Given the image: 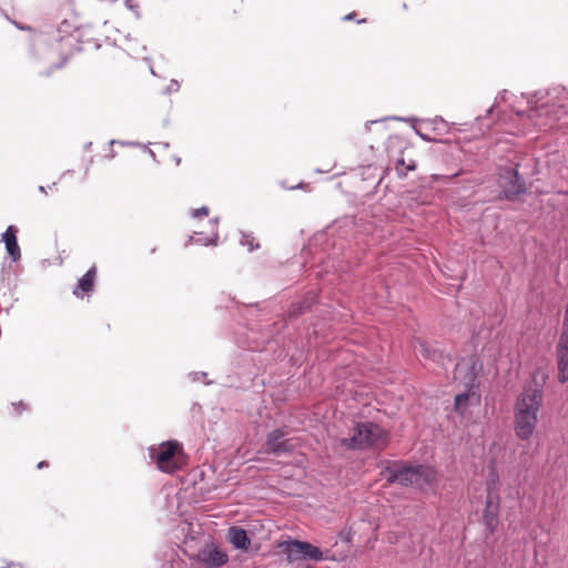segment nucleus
<instances>
[{
	"label": "nucleus",
	"instance_id": "7",
	"mask_svg": "<svg viewBox=\"0 0 568 568\" xmlns=\"http://www.w3.org/2000/svg\"><path fill=\"white\" fill-rule=\"evenodd\" d=\"M148 450L151 462L162 473L174 474L186 463L182 444L176 439H170L160 445H152Z\"/></svg>",
	"mask_w": 568,
	"mask_h": 568
},
{
	"label": "nucleus",
	"instance_id": "44",
	"mask_svg": "<svg viewBox=\"0 0 568 568\" xmlns=\"http://www.w3.org/2000/svg\"><path fill=\"white\" fill-rule=\"evenodd\" d=\"M148 154L154 162L158 161L155 153L151 149H148Z\"/></svg>",
	"mask_w": 568,
	"mask_h": 568
},
{
	"label": "nucleus",
	"instance_id": "13",
	"mask_svg": "<svg viewBox=\"0 0 568 568\" xmlns=\"http://www.w3.org/2000/svg\"><path fill=\"white\" fill-rule=\"evenodd\" d=\"M226 540L236 550L251 552L252 540L246 529L242 526L233 525L227 529Z\"/></svg>",
	"mask_w": 568,
	"mask_h": 568
},
{
	"label": "nucleus",
	"instance_id": "41",
	"mask_svg": "<svg viewBox=\"0 0 568 568\" xmlns=\"http://www.w3.org/2000/svg\"><path fill=\"white\" fill-rule=\"evenodd\" d=\"M47 467H49V462L48 460H40L37 464V469H39V470L44 469Z\"/></svg>",
	"mask_w": 568,
	"mask_h": 568
},
{
	"label": "nucleus",
	"instance_id": "59",
	"mask_svg": "<svg viewBox=\"0 0 568 568\" xmlns=\"http://www.w3.org/2000/svg\"><path fill=\"white\" fill-rule=\"evenodd\" d=\"M362 22H365V19L357 20V23H362Z\"/></svg>",
	"mask_w": 568,
	"mask_h": 568
},
{
	"label": "nucleus",
	"instance_id": "1",
	"mask_svg": "<svg viewBox=\"0 0 568 568\" xmlns=\"http://www.w3.org/2000/svg\"><path fill=\"white\" fill-rule=\"evenodd\" d=\"M379 476L385 487L397 485L417 493H436L439 487L438 469L426 462L407 459H382L378 463Z\"/></svg>",
	"mask_w": 568,
	"mask_h": 568
},
{
	"label": "nucleus",
	"instance_id": "64",
	"mask_svg": "<svg viewBox=\"0 0 568 568\" xmlns=\"http://www.w3.org/2000/svg\"><path fill=\"white\" fill-rule=\"evenodd\" d=\"M1 568H4V567H1Z\"/></svg>",
	"mask_w": 568,
	"mask_h": 568
},
{
	"label": "nucleus",
	"instance_id": "16",
	"mask_svg": "<svg viewBox=\"0 0 568 568\" xmlns=\"http://www.w3.org/2000/svg\"><path fill=\"white\" fill-rule=\"evenodd\" d=\"M317 300L315 292H307L301 300L294 301L288 306L290 316L298 317L310 312Z\"/></svg>",
	"mask_w": 568,
	"mask_h": 568
},
{
	"label": "nucleus",
	"instance_id": "8",
	"mask_svg": "<svg viewBox=\"0 0 568 568\" xmlns=\"http://www.w3.org/2000/svg\"><path fill=\"white\" fill-rule=\"evenodd\" d=\"M501 516V499L485 498L484 508L479 519L483 526V537L489 541H497L495 535L498 531Z\"/></svg>",
	"mask_w": 568,
	"mask_h": 568
},
{
	"label": "nucleus",
	"instance_id": "61",
	"mask_svg": "<svg viewBox=\"0 0 568 568\" xmlns=\"http://www.w3.org/2000/svg\"><path fill=\"white\" fill-rule=\"evenodd\" d=\"M163 146L169 148V143L168 142L163 143Z\"/></svg>",
	"mask_w": 568,
	"mask_h": 568
},
{
	"label": "nucleus",
	"instance_id": "52",
	"mask_svg": "<svg viewBox=\"0 0 568 568\" xmlns=\"http://www.w3.org/2000/svg\"><path fill=\"white\" fill-rule=\"evenodd\" d=\"M424 355H425L426 357H429V356H430V355H429V351H428L427 348H424Z\"/></svg>",
	"mask_w": 568,
	"mask_h": 568
},
{
	"label": "nucleus",
	"instance_id": "34",
	"mask_svg": "<svg viewBox=\"0 0 568 568\" xmlns=\"http://www.w3.org/2000/svg\"><path fill=\"white\" fill-rule=\"evenodd\" d=\"M423 122L430 124L434 130H437L436 125L438 123L446 124V121L442 116H439V115H437V116H435L433 119L423 120Z\"/></svg>",
	"mask_w": 568,
	"mask_h": 568
},
{
	"label": "nucleus",
	"instance_id": "45",
	"mask_svg": "<svg viewBox=\"0 0 568 568\" xmlns=\"http://www.w3.org/2000/svg\"><path fill=\"white\" fill-rule=\"evenodd\" d=\"M290 362L293 366H300V362L297 358H295V356H291Z\"/></svg>",
	"mask_w": 568,
	"mask_h": 568
},
{
	"label": "nucleus",
	"instance_id": "3",
	"mask_svg": "<svg viewBox=\"0 0 568 568\" xmlns=\"http://www.w3.org/2000/svg\"><path fill=\"white\" fill-rule=\"evenodd\" d=\"M542 405L544 388L538 384L525 387L518 395L514 405V432L519 440L528 442L532 437Z\"/></svg>",
	"mask_w": 568,
	"mask_h": 568
},
{
	"label": "nucleus",
	"instance_id": "2",
	"mask_svg": "<svg viewBox=\"0 0 568 568\" xmlns=\"http://www.w3.org/2000/svg\"><path fill=\"white\" fill-rule=\"evenodd\" d=\"M529 110L528 118L539 128L547 126L550 122L560 119L568 113V88L555 85L547 90H538L526 95Z\"/></svg>",
	"mask_w": 568,
	"mask_h": 568
},
{
	"label": "nucleus",
	"instance_id": "14",
	"mask_svg": "<svg viewBox=\"0 0 568 568\" xmlns=\"http://www.w3.org/2000/svg\"><path fill=\"white\" fill-rule=\"evenodd\" d=\"M487 470H488V476L485 481V491H486L485 498L501 499L500 493H499L501 481H500V476H499V471L497 468V463L495 459H493L488 463Z\"/></svg>",
	"mask_w": 568,
	"mask_h": 568
},
{
	"label": "nucleus",
	"instance_id": "60",
	"mask_svg": "<svg viewBox=\"0 0 568 568\" xmlns=\"http://www.w3.org/2000/svg\"><path fill=\"white\" fill-rule=\"evenodd\" d=\"M141 50H142V51H145V50H146V47H145V45H142V47H141Z\"/></svg>",
	"mask_w": 568,
	"mask_h": 568
},
{
	"label": "nucleus",
	"instance_id": "30",
	"mask_svg": "<svg viewBox=\"0 0 568 568\" xmlns=\"http://www.w3.org/2000/svg\"><path fill=\"white\" fill-rule=\"evenodd\" d=\"M180 90V83L178 80L172 79L169 85L163 90V94H172Z\"/></svg>",
	"mask_w": 568,
	"mask_h": 568
},
{
	"label": "nucleus",
	"instance_id": "46",
	"mask_svg": "<svg viewBox=\"0 0 568 568\" xmlns=\"http://www.w3.org/2000/svg\"><path fill=\"white\" fill-rule=\"evenodd\" d=\"M115 155H116L115 151H114V150H111V151H110V153H108V154L105 155V158H106V159H109V160H112V159H114V158H115Z\"/></svg>",
	"mask_w": 568,
	"mask_h": 568
},
{
	"label": "nucleus",
	"instance_id": "31",
	"mask_svg": "<svg viewBox=\"0 0 568 568\" xmlns=\"http://www.w3.org/2000/svg\"><path fill=\"white\" fill-rule=\"evenodd\" d=\"M71 24L67 20H64L58 29V33L61 34L59 40H62L64 38V34H69L71 32Z\"/></svg>",
	"mask_w": 568,
	"mask_h": 568
},
{
	"label": "nucleus",
	"instance_id": "21",
	"mask_svg": "<svg viewBox=\"0 0 568 568\" xmlns=\"http://www.w3.org/2000/svg\"><path fill=\"white\" fill-rule=\"evenodd\" d=\"M556 355H568V322H564V329L556 346Z\"/></svg>",
	"mask_w": 568,
	"mask_h": 568
},
{
	"label": "nucleus",
	"instance_id": "43",
	"mask_svg": "<svg viewBox=\"0 0 568 568\" xmlns=\"http://www.w3.org/2000/svg\"><path fill=\"white\" fill-rule=\"evenodd\" d=\"M145 60L149 62V68H150V72H151V74H152V75H156V74H155V71H154V69H153V65H152V63H151V59H150V58H145Z\"/></svg>",
	"mask_w": 568,
	"mask_h": 568
},
{
	"label": "nucleus",
	"instance_id": "51",
	"mask_svg": "<svg viewBox=\"0 0 568 568\" xmlns=\"http://www.w3.org/2000/svg\"><path fill=\"white\" fill-rule=\"evenodd\" d=\"M210 222L213 223L214 225H216L219 223V217H215V219L211 220Z\"/></svg>",
	"mask_w": 568,
	"mask_h": 568
},
{
	"label": "nucleus",
	"instance_id": "47",
	"mask_svg": "<svg viewBox=\"0 0 568 568\" xmlns=\"http://www.w3.org/2000/svg\"><path fill=\"white\" fill-rule=\"evenodd\" d=\"M302 187H303V183L301 182V183H298V184H297V185H295V186H291L290 189H291V190H297V189H302Z\"/></svg>",
	"mask_w": 568,
	"mask_h": 568
},
{
	"label": "nucleus",
	"instance_id": "36",
	"mask_svg": "<svg viewBox=\"0 0 568 568\" xmlns=\"http://www.w3.org/2000/svg\"><path fill=\"white\" fill-rule=\"evenodd\" d=\"M388 120V118H383V119H379V120H371V121H367L365 123V130L366 131H369L371 126L374 125V124H377V123H381V122H384Z\"/></svg>",
	"mask_w": 568,
	"mask_h": 568
},
{
	"label": "nucleus",
	"instance_id": "17",
	"mask_svg": "<svg viewBox=\"0 0 568 568\" xmlns=\"http://www.w3.org/2000/svg\"><path fill=\"white\" fill-rule=\"evenodd\" d=\"M95 275V266L90 267L85 274L79 278L77 286L73 290V294L78 297H83L84 294L92 292L94 287Z\"/></svg>",
	"mask_w": 568,
	"mask_h": 568
},
{
	"label": "nucleus",
	"instance_id": "15",
	"mask_svg": "<svg viewBox=\"0 0 568 568\" xmlns=\"http://www.w3.org/2000/svg\"><path fill=\"white\" fill-rule=\"evenodd\" d=\"M18 232L19 230L16 225H9L1 234V242L4 244L7 254L12 262H18L21 258V250L17 237Z\"/></svg>",
	"mask_w": 568,
	"mask_h": 568
},
{
	"label": "nucleus",
	"instance_id": "50",
	"mask_svg": "<svg viewBox=\"0 0 568 568\" xmlns=\"http://www.w3.org/2000/svg\"><path fill=\"white\" fill-rule=\"evenodd\" d=\"M92 145V142H88L84 144V150H89Z\"/></svg>",
	"mask_w": 568,
	"mask_h": 568
},
{
	"label": "nucleus",
	"instance_id": "18",
	"mask_svg": "<svg viewBox=\"0 0 568 568\" xmlns=\"http://www.w3.org/2000/svg\"><path fill=\"white\" fill-rule=\"evenodd\" d=\"M470 399L476 400V394L468 392L465 388L463 392L457 393L454 396V404H453L454 412L460 417L466 416L468 408L470 406Z\"/></svg>",
	"mask_w": 568,
	"mask_h": 568
},
{
	"label": "nucleus",
	"instance_id": "48",
	"mask_svg": "<svg viewBox=\"0 0 568 568\" xmlns=\"http://www.w3.org/2000/svg\"><path fill=\"white\" fill-rule=\"evenodd\" d=\"M38 190L42 193H47L48 192V189H45V186L43 185H39Z\"/></svg>",
	"mask_w": 568,
	"mask_h": 568
},
{
	"label": "nucleus",
	"instance_id": "39",
	"mask_svg": "<svg viewBox=\"0 0 568 568\" xmlns=\"http://www.w3.org/2000/svg\"><path fill=\"white\" fill-rule=\"evenodd\" d=\"M404 169H405L406 173H407L408 171H414V170H416V162H415L414 160H409V162H408V163H406V165H405V168H404Z\"/></svg>",
	"mask_w": 568,
	"mask_h": 568
},
{
	"label": "nucleus",
	"instance_id": "49",
	"mask_svg": "<svg viewBox=\"0 0 568 568\" xmlns=\"http://www.w3.org/2000/svg\"><path fill=\"white\" fill-rule=\"evenodd\" d=\"M321 323H322V322H315V323H314V329H313V331H314V333H316V332H317V329H318V324H321Z\"/></svg>",
	"mask_w": 568,
	"mask_h": 568
},
{
	"label": "nucleus",
	"instance_id": "63",
	"mask_svg": "<svg viewBox=\"0 0 568 568\" xmlns=\"http://www.w3.org/2000/svg\"><path fill=\"white\" fill-rule=\"evenodd\" d=\"M69 173H71V171H70V170H67V171L63 173V175H64V174H69Z\"/></svg>",
	"mask_w": 568,
	"mask_h": 568
},
{
	"label": "nucleus",
	"instance_id": "55",
	"mask_svg": "<svg viewBox=\"0 0 568 568\" xmlns=\"http://www.w3.org/2000/svg\"><path fill=\"white\" fill-rule=\"evenodd\" d=\"M303 568H313L310 564H305L302 566Z\"/></svg>",
	"mask_w": 568,
	"mask_h": 568
},
{
	"label": "nucleus",
	"instance_id": "20",
	"mask_svg": "<svg viewBox=\"0 0 568 568\" xmlns=\"http://www.w3.org/2000/svg\"><path fill=\"white\" fill-rule=\"evenodd\" d=\"M392 119L409 123L412 129L414 130L415 134L418 135L423 141H425V142H437L436 139L430 138L428 134L424 133L423 131H420L416 126V123L419 121L418 119H416V118H400V116H393Z\"/></svg>",
	"mask_w": 568,
	"mask_h": 568
},
{
	"label": "nucleus",
	"instance_id": "37",
	"mask_svg": "<svg viewBox=\"0 0 568 568\" xmlns=\"http://www.w3.org/2000/svg\"><path fill=\"white\" fill-rule=\"evenodd\" d=\"M12 23L19 29V30H22V31H32V28L30 26H26V24H22V23H19L17 21H12Z\"/></svg>",
	"mask_w": 568,
	"mask_h": 568
},
{
	"label": "nucleus",
	"instance_id": "10",
	"mask_svg": "<svg viewBox=\"0 0 568 568\" xmlns=\"http://www.w3.org/2000/svg\"><path fill=\"white\" fill-rule=\"evenodd\" d=\"M286 427H277L270 432L265 440L266 453L276 457L291 455L294 452V446L286 439Z\"/></svg>",
	"mask_w": 568,
	"mask_h": 568
},
{
	"label": "nucleus",
	"instance_id": "29",
	"mask_svg": "<svg viewBox=\"0 0 568 568\" xmlns=\"http://www.w3.org/2000/svg\"><path fill=\"white\" fill-rule=\"evenodd\" d=\"M507 94H508V91L507 90H503L500 91L497 97L495 98V103L494 105H491L489 109H487L486 111V116L490 115L493 113V110L495 108L496 104H498L499 102H504L506 101L507 99Z\"/></svg>",
	"mask_w": 568,
	"mask_h": 568
},
{
	"label": "nucleus",
	"instance_id": "42",
	"mask_svg": "<svg viewBox=\"0 0 568 568\" xmlns=\"http://www.w3.org/2000/svg\"><path fill=\"white\" fill-rule=\"evenodd\" d=\"M355 16H356V13H355V12H351V13L346 14V16L343 18V20H344V21H351V20H353V19L355 18Z\"/></svg>",
	"mask_w": 568,
	"mask_h": 568
},
{
	"label": "nucleus",
	"instance_id": "58",
	"mask_svg": "<svg viewBox=\"0 0 568 568\" xmlns=\"http://www.w3.org/2000/svg\"><path fill=\"white\" fill-rule=\"evenodd\" d=\"M483 120V116H478L476 121L480 122Z\"/></svg>",
	"mask_w": 568,
	"mask_h": 568
},
{
	"label": "nucleus",
	"instance_id": "12",
	"mask_svg": "<svg viewBox=\"0 0 568 568\" xmlns=\"http://www.w3.org/2000/svg\"><path fill=\"white\" fill-rule=\"evenodd\" d=\"M261 322H245L247 332L245 333L250 348L262 352L265 346L274 341V334L268 331H260Z\"/></svg>",
	"mask_w": 568,
	"mask_h": 568
},
{
	"label": "nucleus",
	"instance_id": "19",
	"mask_svg": "<svg viewBox=\"0 0 568 568\" xmlns=\"http://www.w3.org/2000/svg\"><path fill=\"white\" fill-rule=\"evenodd\" d=\"M558 368V382L565 384L568 382V355H556Z\"/></svg>",
	"mask_w": 568,
	"mask_h": 568
},
{
	"label": "nucleus",
	"instance_id": "57",
	"mask_svg": "<svg viewBox=\"0 0 568 568\" xmlns=\"http://www.w3.org/2000/svg\"><path fill=\"white\" fill-rule=\"evenodd\" d=\"M57 183L55 182H52L51 185H48L49 189H52Z\"/></svg>",
	"mask_w": 568,
	"mask_h": 568
},
{
	"label": "nucleus",
	"instance_id": "5",
	"mask_svg": "<svg viewBox=\"0 0 568 568\" xmlns=\"http://www.w3.org/2000/svg\"><path fill=\"white\" fill-rule=\"evenodd\" d=\"M519 161L515 151H509L507 159L496 164V183L500 190V199L515 202L527 193L525 179L519 173Z\"/></svg>",
	"mask_w": 568,
	"mask_h": 568
},
{
	"label": "nucleus",
	"instance_id": "24",
	"mask_svg": "<svg viewBox=\"0 0 568 568\" xmlns=\"http://www.w3.org/2000/svg\"><path fill=\"white\" fill-rule=\"evenodd\" d=\"M240 244L242 246H247L248 252H253L254 250L260 247L258 243L254 244V237L252 236L251 233L242 232V237L240 240Z\"/></svg>",
	"mask_w": 568,
	"mask_h": 568
},
{
	"label": "nucleus",
	"instance_id": "32",
	"mask_svg": "<svg viewBox=\"0 0 568 568\" xmlns=\"http://www.w3.org/2000/svg\"><path fill=\"white\" fill-rule=\"evenodd\" d=\"M209 212H210L209 207L204 205L199 209H193L191 211V216L194 219H197L201 216H206L209 214Z\"/></svg>",
	"mask_w": 568,
	"mask_h": 568
},
{
	"label": "nucleus",
	"instance_id": "9",
	"mask_svg": "<svg viewBox=\"0 0 568 568\" xmlns=\"http://www.w3.org/2000/svg\"><path fill=\"white\" fill-rule=\"evenodd\" d=\"M196 560L205 568H222L229 560V554L214 540L206 542L196 554Z\"/></svg>",
	"mask_w": 568,
	"mask_h": 568
},
{
	"label": "nucleus",
	"instance_id": "11",
	"mask_svg": "<svg viewBox=\"0 0 568 568\" xmlns=\"http://www.w3.org/2000/svg\"><path fill=\"white\" fill-rule=\"evenodd\" d=\"M484 375V363L476 355L469 357V366L464 377V388L476 394V404L481 402L480 381Z\"/></svg>",
	"mask_w": 568,
	"mask_h": 568
},
{
	"label": "nucleus",
	"instance_id": "33",
	"mask_svg": "<svg viewBox=\"0 0 568 568\" xmlns=\"http://www.w3.org/2000/svg\"><path fill=\"white\" fill-rule=\"evenodd\" d=\"M115 143H118L122 146H130V148H140L141 146V143L136 142V141H116V140L110 141V145H113Z\"/></svg>",
	"mask_w": 568,
	"mask_h": 568
},
{
	"label": "nucleus",
	"instance_id": "56",
	"mask_svg": "<svg viewBox=\"0 0 568 568\" xmlns=\"http://www.w3.org/2000/svg\"><path fill=\"white\" fill-rule=\"evenodd\" d=\"M180 162H181V159L180 158H175V163L180 164Z\"/></svg>",
	"mask_w": 568,
	"mask_h": 568
},
{
	"label": "nucleus",
	"instance_id": "22",
	"mask_svg": "<svg viewBox=\"0 0 568 568\" xmlns=\"http://www.w3.org/2000/svg\"><path fill=\"white\" fill-rule=\"evenodd\" d=\"M200 236L199 237H194V236H190L189 237V241L186 243V245L191 242H195L196 244L199 245H203V246H206V245H213V246H216L217 245V240H219V233L215 231L213 233V236L212 237H207V236H203L202 234H199Z\"/></svg>",
	"mask_w": 568,
	"mask_h": 568
},
{
	"label": "nucleus",
	"instance_id": "62",
	"mask_svg": "<svg viewBox=\"0 0 568 568\" xmlns=\"http://www.w3.org/2000/svg\"><path fill=\"white\" fill-rule=\"evenodd\" d=\"M94 48H100V44L99 43H94Z\"/></svg>",
	"mask_w": 568,
	"mask_h": 568
},
{
	"label": "nucleus",
	"instance_id": "27",
	"mask_svg": "<svg viewBox=\"0 0 568 568\" xmlns=\"http://www.w3.org/2000/svg\"><path fill=\"white\" fill-rule=\"evenodd\" d=\"M89 32H90L89 28H81V29L79 28V29L74 30V33H70V36L73 39H75L77 41H79L81 43H85V42L90 41V38L87 37Z\"/></svg>",
	"mask_w": 568,
	"mask_h": 568
},
{
	"label": "nucleus",
	"instance_id": "54",
	"mask_svg": "<svg viewBox=\"0 0 568 568\" xmlns=\"http://www.w3.org/2000/svg\"><path fill=\"white\" fill-rule=\"evenodd\" d=\"M42 40H43V39H42V36H41V34H39V36L37 37V41H38V42H42Z\"/></svg>",
	"mask_w": 568,
	"mask_h": 568
},
{
	"label": "nucleus",
	"instance_id": "25",
	"mask_svg": "<svg viewBox=\"0 0 568 568\" xmlns=\"http://www.w3.org/2000/svg\"><path fill=\"white\" fill-rule=\"evenodd\" d=\"M187 377L191 382H199L202 381L205 385H212L214 384L213 379L207 378L206 372H190L187 374Z\"/></svg>",
	"mask_w": 568,
	"mask_h": 568
},
{
	"label": "nucleus",
	"instance_id": "40",
	"mask_svg": "<svg viewBox=\"0 0 568 568\" xmlns=\"http://www.w3.org/2000/svg\"><path fill=\"white\" fill-rule=\"evenodd\" d=\"M6 568H23V565L16 561H6Z\"/></svg>",
	"mask_w": 568,
	"mask_h": 568
},
{
	"label": "nucleus",
	"instance_id": "28",
	"mask_svg": "<svg viewBox=\"0 0 568 568\" xmlns=\"http://www.w3.org/2000/svg\"><path fill=\"white\" fill-rule=\"evenodd\" d=\"M68 57L63 55L59 63L51 64L45 71L41 72L44 77H50L54 70H59L67 64Z\"/></svg>",
	"mask_w": 568,
	"mask_h": 568
},
{
	"label": "nucleus",
	"instance_id": "35",
	"mask_svg": "<svg viewBox=\"0 0 568 568\" xmlns=\"http://www.w3.org/2000/svg\"><path fill=\"white\" fill-rule=\"evenodd\" d=\"M405 165H406V162L404 160V158H400L397 160L396 162V171H397V174L399 176H406V171H405Z\"/></svg>",
	"mask_w": 568,
	"mask_h": 568
},
{
	"label": "nucleus",
	"instance_id": "38",
	"mask_svg": "<svg viewBox=\"0 0 568 568\" xmlns=\"http://www.w3.org/2000/svg\"><path fill=\"white\" fill-rule=\"evenodd\" d=\"M128 41L129 42H132V39L130 38V36H128ZM128 49L131 51V53H134V54H138L139 53V50L136 48V45L134 43H130Z\"/></svg>",
	"mask_w": 568,
	"mask_h": 568
},
{
	"label": "nucleus",
	"instance_id": "4",
	"mask_svg": "<svg viewBox=\"0 0 568 568\" xmlns=\"http://www.w3.org/2000/svg\"><path fill=\"white\" fill-rule=\"evenodd\" d=\"M347 450H385L390 443V432L374 420H355L351 436L339 440Z\"/></svg>",
	"mask_w": 568,
	"mask_h": 568
},
{
	"label": "nucleus",
	"instance_id": "23",
	"mask_svg": "<svg viewBox=\"0 0 568 568\" xmlns=\"http://www.w3.org/2000/svg\"><path fill=\"white\" fill-rule=\"evenodd\" d=\"M29 410V406L23 400L12 402L8 407V414L14 418L20 417L24 412Z\"/></svg>",
	"mask_w": 568,
	"mask_h": 568
},
{
	"label": "nucleus",
	"instance_id": "26",
	"mask_svg": "<svg viewBox=\"0 0 568 568\" xmlns=\"http://www.w3.org/2000/svg\"><path fill=\"white\" fill-rule=\"evenodd\" d=\"M354 530L351 527H345L338 532V539L347 546L353 545Z\"/></svg>",
	"mask_w": 568,
	"mask_h": 568
},
{
	"label": "nucleus",
	"instance_id": "53",
	"mask_svg": "<svg viewBox=\"0 0 568 568\" xmlns=\"http://www.w3.org/2000/svg\"><path fill=\"white\" fill-rule=\"evenodd\" d=\"M141 148H142L146 153H148V149H150V148H149V145H145V144H143V145L141 144Z\"/></svg>",
	"mask_w": 568,
	"mask_h": 568
},
{
	"label": "nucleus",
	"instance_id": "6",
	"mask_svg": "<svg viewBox=\"0 0 568 568\" xmlns=\"http://www.w3.org/2000/svg\"><path fill=\"white\" fill-rule=\"evenodd\" d=\"M276 548L285 557L287 565L301 561L321 562L323 560H336L334 556L325 554L320 547L307 540L285 536L276 541Z\"/></svg>",
	"mask_w": 568,
	"mask_h": 568
}]
</instances>
